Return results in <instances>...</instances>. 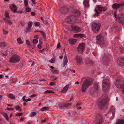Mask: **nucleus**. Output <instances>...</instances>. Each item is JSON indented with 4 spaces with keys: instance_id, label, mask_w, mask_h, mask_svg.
Wrapping results in <instances>:
<instances>
[{
    "instance_id": "a211bd4d",
    "label": "nucleus",
    "mask_w": 124,
    "mask_h": 124,
    "mask_svg": "<svg viewBox=\"0 0 124 124\" xmlns=\"http://www.w3.org/2000/svg\"><path fill=\"white\" fill-rule=\"evenodd\" d=\"M97 8L98 10L101 12H102L103 11H105L107 9V8L106 7H101V6L98 5L97 6Z\"/></svg>"
},
{
    "instance_id": "f8f14e48",
    "label": "nucleus",
    "mask_w": 124,
    "mask_h": 124,
    "mask_svg": "<svg viewBox=\"0 0 124 124\" xmlns=\"http://www.w3.org/2000/svg\"><path fill=\"white\" fill-rule=\"evenodd\" d=\"M72 31L75 33H77L80 32L81 31V28L77 26H71Z\"/></svg>"
},
{
    "instance_id": "dca6fc26",
    "label": "nucleus",
    "mask_w": 124,
    "mask_h": 124,
    "mask_svg": "<svg viewBox=\"0 0 124 124\" xmlns=\"http://www.w3.org/2000/svg\"><path fill=\"white\" fill-rule=\"evenodd\" d=\"M118 64L120 66H124V58H121L117 60Z\"/></svg>"
},
{
    "instance_id": "37998d69",
    "label": "nucleus",
    "mask_w": 124,
    "mask_h": 124,
    "mask_svg": "<svg viewBox=\"0 0 124 124\" xmlns=\"http://www.w3.org/2000/svg\"><path fill=\"white\" fill-rule=\"evenodd\" d=\"M95 10L96 12V14H94V15L97 16H98L100 14L99 13L98 11L96 9H95Z\"/></svg>"
},
{
    "instance_id": "ddd939ff",
    "label": "nucleus",
    "mask_w": 124,
    "mask_h": 124,
    "mask_svg": "<svg viewBox=\"0 0 124 124\" xmlns=\"http://www.w3.org/2000/svg\"><path fill=\"white\" fill-rule=\"evenodd\" d=\"M60 12L62 14H66L68 12V9L65 6L60 8Z\"/></svg>"
},
{
    "instance_id": "4c0bfd02",
    "label": "nucleus",
    "mask_w": 124,
    "mask_h": 124,
    "mask_svg": "<svg viewBox=\"0 0 124 124\" xmlns=\"http://www.w3.org/2000/svg\"><path fill=\"white\" fill-rule=\"evenodd\" d=\"M17 41L19 44H21L23 43V41L21 40V39L20 38H18L17 39Z\"/></svg>"
},
{
    "instance_id": "79ce46f5",
    "label": "nucleus",
    "mask_w": 124,
    "mask_h": 124,
    "mask_svg": "<svg viewBox=\"0 0 124 124\" xmlns=\"http://www.w3.org/2000/svg\"><path fill=\"white\" fill-rule=\"evenodd\" d=\"M25 11L27 12H30L31 11V9L30 8H26L25 10Z\"/></svg>"
},
{
    "instance_id": "4468645a",
    "label": "nucleus",
    "mask_w": 124,
    "mask_h": 124,
    "mask_svg": "<svg viewBox=\"0 0 124 124\" xmlns=\"http://www.w3.org/2000/svg\"><path fill=\"white\" fill-rule=\"evenodd\" d=\"M124 5V4L123 3L118 4L115 3L112 5V7L113 9H117L119 8L120 6H123Z\"/></svg>"
},
{
    "instance_id": "9b49d317",
    "label": "nucleus",
    "mask_w": 124,
    "mask_h": 124,
    "mask_svg": "<svg viewBox=\"0 0 124 124\" xmlns=\"http://www.w3.org/2000/svg\"><path fill=\"white\" fill-rule=\"evenodd\" d=\"M99 89V85L98 84L96 83L94 85L93 88H91L90 90V92L92 95H93V93L96 92Z\"/></svg>"
},
{
    "instance_id": "58836bf2",
    "label": "nucleus",
    "mask_w": 124,
    "mask_h": 124,
    "mask_svg": "<svg viewBox=\"0 0 124 124\" xmlns=\"http://www.w3.org/2000/svg\"><path fill=\"white\" fill-rule=\"evenodd\" d=\"M63 105V103L62 104H59L58 106L60 109H63L64 108Z\"/></svg>"
},
{
    "instance_id": "f704fd0d",
    "label": "nucleus",
    "mask_w": 124,
    "mask_h": 124,
    "mask_svg": "<svg viewBox=\"0 0 124 124\" xmlns=\"http://www.w3.org/2000/svg\"><path fill=\"white\" fill-rule=\"evenodd\" d=\"M49 108L48 107H44L41 109V110L42 111L47 110L49 109Z\"/></svg>"
},
{
    "instance_id": "423d86ee",
    "label": "nucleus",
    "mask_w": 124,
    "mask_h": 124,
    "mask_svg": "<svg viewBox=\"0 0 124 124\" xmlns=\"http://www.w3.org/2000/svg\"><path fill=\"white\" fill-rule=\"evenodd\" d=\"M96 43L99 45H102L104 43V37L101 34H100L96 37Z\"/></svg>"
},
{
    "instance_id": "13d9d810",
    "label": "nucleus",
    "mask_w": 124,
    "mask_h": 124,
    "mask_svg": "<svg viewBox=\"0 0 124 124\" xmlns=\"http://www.w3.org/2000/svg\"><path fill=\"white\" fill-rule=\"evenodd\" d=\"M117 11H116L115 12V13H114V16L115 17V18L117 19V15H116V13H117Z\"/></svg>"
},
{
    "instance_id": "0e129e2a",
    "label": "nucleus",
    "mask_w": 124,
    "mask_h": 124,
    "mask_svg": "<svg viewBox=\"0 0 124 124\" xmlns=\"http://www.w3.org/2000/svg\"><path fill=\"white\" fill-rule=\"evenodd\" d=\"M39 49H41V46L40 44H38L37 45Z\"/></svg>"
},
{
    "instance_id": "a878e982",
    "label": "nucleus",
    "mask_w": 124,
    "mask_h": 124,
    "mask_svg": "<svg viewBox=\"0 0 124 124\" xmlns=\"http://www.w3.org/2000/svg\"><path fill=\"white\" fill-rule=\"evenodd\" d=\"M77 40L74 39H70L69 40V43L72 45L74 44L77 41Z\"/></svg>"
},
{
    "instance_id": "ea45409f",
    "label": "nucleus",
    "mask_w": 124,
    "mask_h": 124,
    "mask_svg": "<svg viewBox=\"0 0 124 124\" xmlns=\"http://www.w3.org/2000/svg\"><path fill=\"white\" fill-rule=\"evenodd\" d=\"M38 40L35 39H34L33 41V44H36L38 42Z\"/></svg>"
},
{
    "instance_id": "a19ab883",
    "label": "nucleus",
    "mask_w": 124,
    "mask_h": 124,
    "mask_svg": "<svg viewBox=\"0 0 124 124\" xmlns=\"http://www.w3.org/2000/svg\"><path fill=\"white\" fill-rule=\"evenodd\" d=\"M35 25L36 26H39L40 25V23L37 22H34Z\"/></svg>"
},
{
    "instance_id": "473e14b6",
    "label": "nucleus",
    "mask_w": 124,
    "mask_h": 124,
    "mask_svg": "<svg viewBox=\"0 0 124 124\" xmlns=\"http://www.w3.org/2000/svg\"><path fill=\"white\" fill-rule=\"evenodd\" d=\"M8 97L10 98L13 99H14L15 98V96L13 94H10L8 95Z\"/></svg>"
},
{
    "instance_id": "09e8293b",
    "label": "nucleus",
    "mask_w": 124,
    "mask_h": 124,
    "mask_svg": "<svg viewBox=\"0 0 124 124\" xmlns=\"http://www.w3.org/2000/svg\"><path fill=\"white\" fill-rule=\"evenodd\" d=\"M5 17L6 18L8 19H9L10 18L8 14L7 13H5Z\"/></svg>"
},
{
    "instance_id": "6e6552de",
    "label": "nucleus",
    "mask_w": 124,
    "mask_h": 124,
    "mask_svg": "<svg viewBox=\"0 0 124 124\" xmlns=\"http://www.w3.org/2000/svg\"><path fill=\"white\" fill-rule=\"evenodd\" d=\"M102 116L100 114L97 115L96 116L94 124H102Z\"/></svg>"
},
{
    "instance_id": "a18cd8bd",
    "label": "nucleus",
    "mask_w": 124,
    "mask_h": 124,
    "mask_svg": "<svg viewBox=\"0 0 124 124\" xmlns=\"http://www.w3.org/2000/svg\"><path fill=\"white\" fill-rule=\"evenodd\" d=\"M24 2L25 6V7L28 5V0H24Z\"/></svg>"
},
{
    "instance_id": "4be33fe9",
    "label": "nucleus",
    "mask_w": 124,
    "mask_h": 124,
    "mask_svg": "<svg viewBox=\"0 0 124 124\" xmlns=\"http://www.w3.org/2000/svg\"><path fill=\"white\" fill-rule=\"evenodd\" d=\"M116 124H124V119H118Z\"/></svg>"
},
{
    "instance_id": "6e6d98bb",
    "label": "nucleus",
    "mask_w": 124,
    "mask_h": 124,
    "mask_svg": "<svg viewBox=\"0 0 124 124\" xmlns=\"http://www.w3.org/2000/svg\"><path fill=\"white\" fill-rule=\"evenodd\" d=\"M60 47H61V46H60V43H59L57 45V49H60Z\"/></svg>"
},
{
    "instance_id": "72a5a7b5",
    "label": "nucleus",
    "mask_w": 124,
    "mask_h": 124,
    "mask_svg": "<svg viewBox=\"0 0 124 124\" xmlns=\"http://www.w3.org/2000/svg\"><path fill=\"white\" fill-rule=\"evenodd\" d=\"M36 114V113L35 112H32L29 115V116L31 117H32L35 116Z\"/></svg>"
},
{
    "instance_id": "aec40b11",
    "label": "nucleus",
    "mask_w": 124,
    "mask_h": 124,
    "mask_svg": "<svg viewBox=\"0 0 124 124\" xmlns=\"http://www.w3.org/2000/svg\"><path fill=\"white\" fill-rule=\"evenodd\" d=\"M85 62L86 64H90L92 65L94 64L92 60L88 58H87L85 59Z\"/></svg>"
},
{
    "instance_id": "f03ea898",
    "label": "nucleus",
    "mask_w": 124,
    "mask_h": 124,
    "mask_svg": "<svg viewBox=\"0 0 124 124\" xmlns=\"http://www.w3.org/2000/svg\"><path fill=\"white\" fill-rule=\"evenodd\" d=\"M92 82L88 80H85L82 84L81 91L83 92H85L87 88L92 84Z\"/></svg>"
},
{
    "instance_id": "de8ad7c7",
    "label": "nucleus",
    "mask_w": 124,
    "mask_h": 124,
    "mask_svg": "<svg viewBox=\"0 0 124 124\" xmlns=\"http://www.w3.org/2000/svg\"><path fill=\"white\" fill-rule=\"evenodd\" d=\"M12 6L13 9H17V7L14 3L12 4Z\"/></svg>"
},
{
    "instance_id": "0eeeda50",
    "label": "nucleus",
    "mask_w": 124,
    "mask_h": 124,
    "mask_svg": "<svg viewBox=\"0 0 124 124\" xmlns=\"http://www.w3.org/2000/svg\"><path fill=\"white\" fill-rule=\"evenodd\" d=\"M20 59V57L17 55H13L10 58L9 62L11 63H16L19 62Z\"/></svg>"
},
{
    "instance_id": "2eb2a0df",
    "label": "nucleus",
    "mask_w": 124,
    "mask_h": 124,
    "mask_svg": "<svg viewBox=\"0 0 124 124\" xmlns=\"http://www.w3.org/2000/svg\"><path fill=\"white\" fill-rule=\"evenodd\" d=\"M118 19L121 23L122 24H124V14H119L118 16Z\"/></svg>"
},
{
    "instance_id": "c03bdc74",
    "label": "nucleus",
    "mask_w": 124,
    "mask_h": 124,
    "mask_svg": "<svg viewBox=\"0 0 124 124\" xmlns=\"http://www.w3.org/2000/svg\"><path fill=\"white\" fill-rule=\"evenodd\" d=\"M55 61L54 59V58H52L49 61V62L52 63H53Z\"/></svg>"
},
{
    "instance_id": "c9c22d12",
    "label": "nucleus",
    "mask_w": 124,
    "mask_h": 124,
    "mask_svg": "<svg viewBox=\"0 0 124 124\" xmlns=\"http://www.w3.org/2000/svg\"><path fill=\"white\" fill-rule=\"evenodd\" d=\"M54 93L52 91L50 90H47L46 91H45L44 92V93L46 94V93Z\"/></svg>"
},
{
    "instance_id": "393cba45",
    "label": "nucleus",
    "mask_w": 124,
    "mask_h": 124,
    "mask_svg": "<svg viewBox=\"0 0 124 124\" xmlns=\"http://www.w3.org/2000/svg\"><path fill=\"white\" fill-rule=\"evenodd\" d=\"M84 36V35L82 34H76L74 35V37H79L81 38H83Z\"/></svg>"
},
{
    "instance_id": "49530a36",
    "label": "nucleus",
    "mask_w": 124,
    "mask_h": 124,
    "mask_svg": "<svg viewBox=\"0 0 124 124\" xmlns=\"http://www.w3.org/2000/svg\"><path fill=\"white\" fill-rule=\"evenodd\" d=\"M5 46V42L0 43V46L2 47H4Z\"/></svg>"
},
{
    "instance_id": "680f3d73",
    "label": "nucleus",
    "mask_w": 124,
    "mask_h": 124,
    "mask_svg": "<svg viewBox=\"0 0 124 124\" xmlns=\"http://www.w3.org/2000/svg\"><path fill=\"white\" fill-rule=\"evenodd\" d=\"M3 33L4 34H7L8 32V31H6L4 30H3Z\"/></svg>"
},
{
    "instance_id": "4d7b16f0",
    "label": "nucleus",
    "mask_w": 124,
    "mask_h": 124,
    "mask_svg": "<svg viewBox=\"0 0 124 124\" xmlns=\"http://www.w3.org/2000/svg\"><path fill=\"white\" fill-rule=\"evenodd\" d=\"M44 23L45 24H46L47 25H48V22L45 19L44 20Z\"/></svg>"
},
{
    "instance_id": "bb28decb",
    "label": "nucleus",
    "mask_w": 124,
    "mask_h": 124,
    "mask_svg": "<svg viewBox=\"0 0 124 124\" xmlns=\"http://www.w3.org/2000/svg\"><path fill=\"white\" fill-rule=\"evenodd\" d=\"M74 13L78 16H80L81 14L79 10H75Z\"/></svg>"
},
{
    "instance_id": "39448f33",
    "label": "nucleus",
    "mask_w": 124,
    "mask_h": 124,
    "mask_svg": "<svg viewBox=\"0 0 124 124\" xmlns=\"http://www.w3.org/2000/svg\"><path fill=\"white\" fill-rule=\"evenodd\" d=\"M100 24L98 23H94L92 24V29L93 31L95 33L98 32L100 27Z\"/></svg>"
},
{
    "instance_id": "864d4df0",
    "label": "nucleus",
    "mask_w": 124,
    "mask_h": 124,
    "mask_svg": "<svg viewBox=\"0 0 124 124\" xmlns=\"http://www.w3.org/2000/svg\"><path fill=\"white\" fill-rule=\"evenodd\" d=\"M14 10H13V9L12 8H10V9H11V11H13V12H14V13H15V12H17V9H14Z\"/></svg>"
},
{
    "instance_id": "5fc2aeb1",
    "label": "nucleus",
    "mask_w": 124,
    "mask_h": 124,
    "mask_svg": "<svg viewBox=\"0 0 124 124\" xmlns=\"http://www.w3.org/2000/svg\"><path fill=\"white\" fill-rule=\"evenodd\" d=\"M6 110H14V108H9V107H7L6 109H5Z\"/></svg>"
},
{
    "instance_id": "2f4dec72",
    "label": "nucleus",
    "mask_w": 124,
    "mask_h": 124,
    "mask_svg": "<svg viewBox=\"0 0 124 124\" xmlns=\"http://www.w3.org/2000/svg\"><path fill=\"white\" fill-rule=\"evenodd\" d=\"M64 65H65L68 62V60L66 55H65L64 56Z\"/></svg>"
},
{
    "instance_id": "20e7f679",
    "label": "nucleus",
    "mask_w": 124,
    "mask_h": 124,
    "mask_svg": "<svg viewBox=\"0 0 124 124\" xmlns=\"http://www.w3.org/2000/svg\"><path fill=\"white\" fill-rule=\"evenodd\" d=\"M77 17L75 16L72 15L70 16L67 19L68 23L71 24H75L77 21Z\"/></svg>"
},
{
    "instance_id": "338daca9",
    "label": "nucleus",
    "mask_w": 124,
    "mask_h": 124,
    "mask_svg": "<svg viewBox=\"0 0 124 124\" xmlns=\"http://www.w3.org/2000/svg\"><path fill=\"white\" fill-rule=\"evenodd\" d=\"M37 94H33V95H31V96H30V97H35L36 96H37Z\"/></svg>"
},
{
    "instance_id": "e2e57ef3",
    "label": "nucleus",
    "mask_w": 124,
    "mask_h": 124,
    "mask_svg": "<svg viewBox=\"0 0 124 124\" xmlns=\"http://www.w3.org/2000/svg\"><path fill=\"white\" fill-rule=\"evenodd\" d=\"M20 24L23 27L24 25V24L23 22L22 21H21L20 22Z\"/></svg>"
},
{
    "instance_id": "8fccbe9b",
    "label": "nucleus",
    "mask_w": 124,
    "mask_h": 124,
    "mask_svg": "<svg viewBox=\"0 0 124 124\" xmlns=\"http://www.w3.org/2000/svg\"><path fill=\"white\" fill-rule=\"evenodd\" d=\"M26 44L29 46H31L30 42L28 40H26Z\"/></svg>"
},
{
    "instance_id": "5701e85b",
    "label": "nucleus",
    "mask_w": 124,
    "mask_h": 124,
    "mask_svg": "<svg viewBox=\"0 0 124 124\" xmlns=\"http://www.w3.org/2000/svg\"><path fill=\"white\" fill-rule=\"evenodd\" d=\"M89 0H84L83 2L84 6L86 7H89Z\"/></svg>"
},
{
    "instance_id": "69168bd1",
    "label": "nucleus",
    "mask_w": 124,
    "mask_h": 124,
    "mask_svg": "<svg viewBox=\"0 0 124 124\" xmlns=\"http://www.w3.org/2000/svg\"><path fill=\"white\" fill-rule=\"evenodd\" d=\"M46 48L47 50H48L49 48V46L48 44H46Z\"/></svg>"
},
{
    "instance_id": "e433bc0d",
    "label": "nucleus",
    "mask_w": 124,
    "mask_h": 124,
    "mask_svg": "<svg viewBox=\"0 0 124 124\" xmlns=\"http://www.w3.org/2000/svg\"><path fill=\"white\" fill-rule=\"evenodd\" d=\"M31 30V28L28 27L26 28L25 32L26 33H27L30 31Z\"/></svg>"
},
{
    "instance_id": "f257e3e1",
    "label": "nucleus",
    "mask_w": 124,
    "mask_h": 124,
    "mask_svg": "<svg viewBox=\"0 0 124 124\" xmlns=\"http://www.w3.org/2000/svg\"><path fill=\"white\" fill-rule=\"evenodd\" d=\"M109 100V99L107 96H104L103 98L100 100L99 102L98 106L99 108L101 109L105 108Z\"/></svg>"
},
{
    "instance_id": "bf43d9fd",
    "label": "nucleus",
    "mask_w": 124,
    "mask_h": 124,
    "mask_svg": "<svg viewBox=\"0 0 124 124\" xmlns=\"http://www.w3.org/2000/svg\"><path fill=\"white\" fill-rule=\"evenodd\" d=\"M15 108L17 110H18L20 108V106H16Z\"/></svg>"
},
{
    "instance_id": "cd10ccee",
    "label": "nucleus",
    "mask_w": 124,
    "mask_h": 124,
    "mask_svg": "<svg viewBox=\"0 0 124 124\" xmlns=\"http://www.w3.org/2000/svg\"><path fill=\"white\" fill-rule=\"evenodd\" d=\"M72 103H63V107L64 108H65L68 107L69 106H70Z\"/></svg>"
},
{
    "instance_id": "603ef678",
    "label": "nucleus",
    "mask_w": 124,
    "mask_h": 124,
    "mask_svg": "<svg viewBox=\"0 0 124 124\" xmlns=\"http://www.w3.org/2000/svg\"><path fill=\"white\" fill-rule=\"evenodd\" d=\"M23 114V113H17L16 115V116H21Z\"/></svg>"
},
{
    "instance_id": "c85d7f7f",
    "label": "nucleus",
    "mask_w": 124,
    "mask_h": 124,
    "mask_svg": "<svg viewBox=\"0 0 124 124\" xmlns=\"http://www.w3.org/2000/svg\"><path fill=\"white\" fill-rule=\"evenodd\" d=\"M3 116L5 118L6 120L7 121H8L9 118L7 114L5 113H3Z\"/></svg>"
},
{
    "instance_id": "3c124183",
    "label": "nucleus",
    "mask_w": 124,
    "mask_h": 124,
    "mask_svg": "<svg viewBox=\"0 0 124 124\" xmlns=\"http://www.w3.org/2000/svg\"><path fill=\"white\" fill-rule=\"evenodd\" d=\"M56 84V83L55 82H50L49 85L51 86H53L54 85H55Z\"/></svg>"
},
{
    "instance_id": "7ed1b4c3",
    "label": "nucleus",
    "mask_w": 124,
    "mask_h": 124,
    "mask_svg": "<svg viewBox=\"0 0 124 124\" xmlns=\"http://www.w3.org/2000/svg\"><path fill=\"white\" fill-rule=\"evenodd\" d=\"M109 80L108 79H104L102 81V90L104 92H107L108 88L110 85Z\"/></svg>"
},
{
    "instance_id": "6ab92c4d",
    "label": "nucleus",
    "mask_w": 124,
    "mask_h": 124,
    "mask_svg": "<svg viewBox=\"0 0 124 124\" xmlns=\"http://www.w3.org/2000/svg\"><path fill=\"white\" fill-rule=\"evenodd\" d=\"M34 32H40L42 34L43 37L45 41H46V37L45 34L44 32L42 31H38L37 30H35L34 31Z\"/></svg>"
},
{
    "instance_id": "9d476101",
    "label": "nucleus",
    "mask_w": 124,
    "mask_h": 124,
    "mask_svg": "<svg viewBox=\"0 0 124 124\" xmlns=\"http://www.w3.org/2000/svg\"><path fill=\"white\" fill-rule=\"evenodd\" d=\"M85 44L84 43L79 44L77 48L78 52L80 53H83L85 49Z\"/></svg>"
},
{
    "instance_id": "052dcab7",
    "label": "nucleus",
    "mask_w": 124,
    "mask_h": 124,
    "mask_svg": "<svg viewBox=\"0 0 124 124\" xmlns=\"http://www.w3.org/2000/svg\"><path fill=\"white\" fill-rule=\"evenodd\" d=\"M8 23L9 25L10 26L12 25V22L9 20H8Z\"/></svg>"
},
{
    "instance_id": "774afa93",
    "label": "nucleus",
    "mask_w": 124,
    "mask_h": 124,
    "mask_svg": "<svg viewBox=\"0 0 124 124\" xmlns=\"http://www.w3.org/2000/svg\"><path fill=\"white\" fill-rule=\"evenodd\" d=\"M81 105V104L80 103V102H78V103L77 104L76 106L77 107Z\"/></svg>"
},
{
    "instance_id": "c756f323",
    "label": "nucleus",
    "mask_w": 124,
    "mask_h": 124,
    "mask_svg": "<svg viewBox=\"0 0 124 124\" xmlns=\"http://www.w3.org/2000/svg\"><path fill=\"white\" fill-rule=\"evenodd\" d=\"M33 24V23L31 21H30L27 23L28 27L31 28Z\"/></svg>"
},
{
    "instance_id": "412c9836",
    "label": "nucleus",
    "mask_w": 124,
    "mask_h": 124,
    "mask_svg": "<svg viewBox=\"0 0 124 124\" xmlns=\"http://www.w3.org/2000/svg\"><path fill=\"white\" fill-rule=\"evenodd\" d=\"M103 59L104 60V64L105 65H107L109 61V59L107 57H105L103 58Z\"/></svg>"
},
{
    "instance_id": "f3484780",
    "label": "nucleus",
    "mask_w": 124,
    "mask_h": 124,
    "mask_svg": "<svg viewBox=\"0 0 124 124\" xmlns=\"http://www.w3.org/2000/svg\"><path fill=\"white\" fill-rule=\"evenodd\" d=\"M76 60L77 63L79 64H80L82 62V58L80 56H76Z\"/></svg>"
},
{
    "instance_id": "7c9ffc66",
    "label": "nucleus",
    "mask_w": 124,
    "mask_h": 124,
    "mask_svg": "<svg viewBox=\"0 0 124 124\" xmlns=\"http://www.w3.org/2000/svg\"><path fill=\"white\" fill-rule=\"evenodd\" d=\"M51 71L52 73L53 74H57L59 72V71L58 70H51Z\"/></svg>"
},
{
    "instance_id": "b1692460",
    "label": "nucleus",
    "mask_w": 124,
    "mask_h": 124,
    "mask_svg": "<svg viewBox=\"0 0 124 124\" xmlns=\"http://www.w3.org/2000/svg\"><path fill=\"white\" fill-rule=\"evenodd\" d=\"M69 85H66L63 88L61 92L62 93H66L69 87Z\"/></svg>"
},
{
    "instance_id": "1a4fd4ad",
    "label": "nucleus",
    "mask_w": 124,
    "mask_h": 124,
    "mask_svg": "<svg viewBox=\"0 0 124 124\" xmlns=\"http://www.w3.org/2000/svg\"><path fill=\"white\" fill-rule=\"evenodd\" d=\"M121 79L119 78H116L115 83V85L117 87L121 89L122 92L124 94V84L123 85H119L117 84V82H119L121 81Z\"/></svg>"
}]
</instances>
